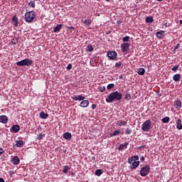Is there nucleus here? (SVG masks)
I'll use <instances>...</instances> for the list:
<instances>
[{
    "label": "nucleus",
    "instance_id": "54",
    "mask_svg": "<svg viewBox=\"0 0 182 182\" xmlns=\"http://www.w3.org/2000/svg\"><path fill=\"white\" fill-rule=\"evenodd\" d=\"M144 146H141L139 147V149H144Z\"/></svg>",
    "mask_w": 182,
    "mask_h": 182
},
{
    "label": "nucleus",
    "instance_id": "8",
    "mask_svg": "<svg viewBox=\"0 0 182 182\" xmlns=\"http://www.w3.org/2000/svg\"><path fill=\"white\" fill-rule=\"evenodd\" d=\"M19 130H21V127L18 124L11 126L10 129V132H11V133H18Z\"/></svg>",
    "mask_w": 182,
    "mask_h": 182
},
{
    "label": "nucleus",
    "instance_id": "3",
    "mask_svg": "<svg viewBox=\"0 0 182 182\" xmlns=\"http://www.w3.org/2000/svg\"><path fill=\"white\" fill-rule=\"evenodd\" d=\"M150 165H145L140 170L139 174L141 177H146V176H149V173H150Z\"/></svg>",
    "mask_w": 182,
    "mask_h": 182
},
{
    "label": "nucleus",
    "instance_id": "16",
    "mask_svg": "<svg viewBox=\"0 0 182 182\" xmlns=\"http://www.w3.org/2000/svg\"><path fill=\"white\" fill-rule=\"evenodd\" d=\"M63 137L65 140H69L72 139V134L70 132H65L63 134Z\"/></svg>",
    "mask_w": 182,
    "mask_h": 182
},
{
    "label": "nucleus",
    "instance_id": "40",
    "mask_svg": "<svg viewBox=\"0 0 182 182\" xmlns=\"http://www.w3.org/2000/svg\"><path fill=\"white\" fill-rule=\"evenodd\" d=\"M28 6H31V8H35V1H30L28 3Z\"/></svg>",
    "mask_w": 182,
    "mask_h": 182
},
{
    "label": "nucleus",
    "instance_id": "46",
    "mask_svg": "<svg viewBox=\"0 0 182 182\" xmlns=\"http://www.w3.org/2000/svg\"><path fill=\"white\" fill-rule=\"evenodd\" d=\"M178 48H180V43H178L176 46H175V48H174V52H175V50H177V49H178Z\"/></svg>",
    "mask_w": 182,
    "mask_h": 182
},
{
    "label": "nucleus",
    "instance_id": "48",
    "mask_svg": "<svg viewBox=\"0 0 182 182\" xmlns=\"http://www.w3.org/2000/svg\"><path fill=\"white\" fill-rule=\"evenodd\" d=\"M145 159H144V156H141L140 157V161H144Z\"/></svg>",
    "mask_w": 182,
    "mask_h": 182
},
{
    "label": "nucleus",
    "instance_id": "22",
    "mask_svg": "<svg viewBox=\"0 0 182 182\" xmlns=\"http://www.w3.org/2000/svg\"><path fill=\"white\" fill-rule=\"evenodd\" d=\"M40 117L41 119H48V117H49V114L45 113V112L42 111L40 113Z\"/></svg>",
    "mask_w": 182,
    "mask_h": 182
},
{
    "label": "nucleus",
    "instance_id": "57",
    "mask_svg": "<svg viewBox=\"0 0 182 182\" xmlns=\"http://www.w3.org/2000/svg\"><path fill=\"white\" fill-rule=\"evenodd\" d=\"M106 1H110V0H106Z\"/></svg>",
    "mask_w": 182,
    "mask_h": 182
},
{
    "label": "nucleus",
    "instance_id": "15",
    "mask_svg": "<svg viewBox=\"0 0 182 182\" xmlns=\"http://www.w3.org/2000/svg\"><path fill=\"white\" fill-rule=\"evenodd\" d=\"M137 160H139V156H132L131 158H129L128 163L129 164H132L133 161H138Z\"/></svg>",
    "mask_w": 182,
    "mask_h": 182
},
{
    "label": "nucleus",
    "instance_id": "1",
    "mask_svg": "<svg viewBox=\"0 0 182 182\" xmlns=\"http://www.w3.org/2000/svg\"><path fill=\"white\" fill-rule=\"evenodd\" d=\"M122 97H123V94L119 92L118 91H114L111 92L107 97L106 98L107 103H113V102L117 100H122Z\"/></svg>",
    "mask_w": 182,
    "mask_h": 182
},
{
    "label": "nucleus",
    "instance_id": "17",
    "mask_svg": "<svg viewBox=\"0 0 182 182\" xmlns=\"http://www.w3.org/2000/svg\"><path fill=\"white\" fill-rule=\"evenodd\" d=\"M173 80H174V82H180V80H181V75H180V74H175L173 76Z\"/></svg>",
    "mask_w": 182,
    "mask_h": 182
},
{
    "label": "nucleus",
    "instance_id": "12",
    "mask_svg": "<svg viewBox=\"0 0 182 182\" xmlns=\"http://www.w3.org/2000/svg\"><path fill=\"white\" fill-rule=\"evenodd\" d=\"M8 120H9V119L6 115H0V123L6 124V123H8Z\"/></svg>",
    "mask_w": 182,
    "mask_h": 182
},
{
    "label": "nucleus",
    "instance_id": "29",
    "mask_svg": "<svg viewBox=\"0 0 182 182\" xmlns=\"http://www.w3.org/2000/svg\"><path fill=\"white\" fill-rule=\"evenodd\" d=\"M130 99H132V95L130 94V92H126V94L124 95V100H130Z\"/></svg>",
    "mask_w": 182,
    "mask_h": 182
},
{
    "label": "nucleus",
    "instance_id": "14",
    "mask_svg": "<svg viewBox=\"0 0 182 182\" xmlns=\"http://www.w3.org/2000/svg\"><path fill=\"white\" fill-rule=\"evenodd\" d=\"M90 105L89 100H84L80 103V107H87Z\"/></svg>",
    "mask_w": 182,
    "mask_h": 182
},
{
    "label": "nucleus",
    "instance_id": "33",
    "mask_svg": "<svg viewBox=\"0 0 182 182\" xmlns=\"http://www.w3.org/2000/svg\"><path fill=\"white\" fill-rule=\"evenodd\" d=\"M70 168L69 167V166H64L63 173H64L65 174H67V173H68V171H69Z\"/></svg>",
    "mask_w": 182,
    "mask_h": 182
},
{
    "label": "nucleus",
    "instance_id": "23",
    "mask_svg": "<svg viewBox=\"0 0 182 182\" xmlns=\"http://www.w3.org/2000/svg\"><path fill=\"white\" fill-rule=\"evenodd\" d=\"M11 21L14 22V26H18V17H16V15L12 17Z\"/></svg>",
    "mask_w": 182,
    "mask_h": 182
},
{
    "label": "nucleus",
    "instance_id": "39",
    "mask_svg": "<svg viewBox=\"0 0 182 182\" xmlns=\"http://www.w3.org/2000/svg\"><path fill=\"white\" fill-rule=\"evenodd\" d=\"M178 68H180V65H175L173 68H171V70H173V72H177V70H178Z\"/></svg>",
    "mask_w": 182,
    "mask_h": 182
},
{
    "label": "nucleus",
    "instance_id": "27",
    "mask_svg": "<svg viewBox=\"0 0 182 182\" xmlns=\"http://www.w3.org/2000/svg\"><path fill=\"white\" fill-rule=\"evenodd\" d=\"M103 174V170L102 169H97L95 171V176H97V177H100Z\"/></svg>",
    "mask_w": 182,
    "mask_h": 182
},
{
    "label": "nucleus",
    "instance_id": "2",
    "mask_svg": "<svg viewBox=\"0 0 182 182\" xmlns=\"http://www.w3.org/2000/svg\"><path fill=\"white\" fill-rule=\"evenodd\" d=\"M36 18V14L34 11H27L24 15L25 21L28 23L33 22V19Z\"/></svg>",
    "mask_w": 182,
    "mask_h": 182
},
{
    "label": "nucleus",
    "instance_id": "30",
    "mask_svg": "<svg viewBox=\"0 0 182 182\" xmlns=\"http://www.w3.org/2000/svg\"><path fill=\"white\" fill-rule=\"evenodd\" d=\"M16 146L17 147H22V146H23V141L22 140H18L16 141Z\"/></svg>",
    "mask_w": 182,
    "mask_h": 182
},
{
    "label": "nucleus",
    "instance_id": "34",
    "mask_svg": "<svg viewBox=\"0 0 182 182\" xmlns=\"http://www.w3.org/2000/svg\"><path fill=\"white\" fill-rule=\"evenodd\" d=\"M170 122V117H166L162 119V122L163 123H168Z\"/></svg>",
    "mask_w": 182,
    "mask_h": 182
},
{
    "label": "nucleus",
    "instance_id": "6",
    "mask_svg": "<svg viewBox=\"0 0 182 182\" xmlns=\"http://www.w3.org/2000/svg\"><path fill=\"white\" fill-rule=\"evenodd\" d=\"M129 48L130 43H123L121 44V50L123 53H127V52H129Z\"/></svg>",
    "mask_w": 182,
    "mask_h": 182
},
{
    "label": "nucleus",
    "instance_id": "47",
    "mask_svg": "<svg viewBox=\"0 0 182 182\" xmlns=\"http://www.w3.org/2000/svg\"><path fill=\"white\" fill-rule=\"evenodd\" d=\"M65 28H67V29H73V30H75V27H73V26H65Z\"/></svg>",
    "mask_w": 182,
    "mask_h": 182
},
{
    "label": "nucleus",
    "instance_id": "49",
    "mask_svg": "<svg viewBox=\"0 0 182 182\" xmlns=\"http://www.w3.org/2000/svg\"><path fill=\"white\" fill-rule=\"evenodd\" d=\"M2 153H4V149L0 148V156L2 154Z\"/></svg>",
    "mask_w": 182,
    "mask_h": 182
},
{
    "label": "nucleus",
    "instance_id": "21",
    "mask_svg": "<svg viewBox=\"0 0 182 182\" xmlns=\"http://www.w3.org/2000/svg\"><path fill=\"white\" fill-rule=\"evenodd\" d=\"M176 124H177L176 125V129L178 130H181V129H182L181 119H177Z\"/></svg>",
    "mask_w": 182,
    "mask_h": 182
},
{
    "label": "nucleus",
    "instance_id": "10",
    "mask_svg": "<svg viewBox=\"0 0 182 182\" xmlns=\"http://www.w3.org/2000/svg\"><path fill=\"white\" fill-rule=\"evenodd\" d=\"M11 163L14 166H18L21 163V159L18 156H15L12 158Z\"/></svg>",
    "mask_w": 182,
    "mask_h": 182
},
{
    "label": "nucleus",
    "instance_id": "36",
    "mask_svg": "<svg viewBox=\"0 0 182 182\" xmlns=\"http://www.w3.org/2000/svg\"><path fill=\"white\" fill-rule=\"evenodd\" d=\"M132 132H133V130H132V128H127V130L125 131V134H132Z\"/></svg>",
    "mask_w": 182,
    "mask_h": 182
},
{
    "label": "nucleus",
    "instance_id": "11",
    "mask_svg": "<svg viewBox=\"0 0 182 182\" xmlns=\"http://www.w3.org/2000/svg\"><path fill=\"white\" fill-rule=\"evenodd\" d=\"M156 36L159 39H163L164 36H166V31H157L156 33Z\"/></svg>",
    "mask_w": 182,
    "mask_h": 182
},
{
    "label": "nucleus",
    "instance_id": "52",
    "mask_svg": "<svg viewBox=\"0 0 182 182\" xmlns=\"http://www.w3.org/2000/svg\"><path fill=\"white\" fill-rule=\"evenodd\" d=\"M117 25H120V23H122V21H118L117 22Z\"/></svg>",
    "mask_w": 182,
    "mask_h": 182
},
{
    "label": "nucleus",
    "instance_id": "7",
    "mask_svg": "<svg viewBox=\"0 0 182 182\" xmlns=\"http://www.w3.org/2000/svg\"><path fill=\"white\" fill-rule=\"evenodd\" d=\"M107 57L110 60H114L116 58H117V53H116V51H108Z\"/></svg>",
    "mask_w": 182,
    "mask_h": 182
},
{
    "label": "nucleus",
    "instance_id": "32",
    "mask_svg": "<svg viewBox=\"0 0 182 182\" xmlns=\"http://www.w3.org/2000/svg\"><path fill=\"white\" fill-rule=\"evenodd\" d=\"M120 135V130H116L112 134H110L111 137L113 136H119Z\"/></svg>",
    "mask_w": 182,
    "mask_h": 182
},
{
    "label": "nucleus",
    "instance_id": "25",
    "mask_svg": "<svg viewBox=\"0 0 182 182\" xmlns=\"http://www.w3.org/2000/svg\"><path fill=\"white\" fill-rule=\"evenodd\" d=\"M137 73H138V75H140L141 76H143V75H144V73H146V70H144V68H138Z\"/></svg>",
    "mask_w": 182,
    "mask_h": 182
},
{
    "label": "nucleus",
    "instance_id": "4",
    "mask_svg": "<svg viewBox=\"0 0 182 182\" xmlns=\"http://www.w3.org/2000/svg\"><path fill=\"white\" fill-rule=\"evenodd\" d=\"M33 61L31 59H24L16 63L17 66H31Z\"/></svg>",
    "mask_w": 182,
    "mask_h": 182
},
{
    "label": "nucleus",
    "instance_id": "24",
    "mask_svg": "<svg viewBox=\"0 0 182 182\" xmlns=\"http://www.w3.org/2000/svg\"><path fill=\"white\" fill-rule=\"evenodd\" d=\"M63 26V24H58L53 29L54 32H59L60 29H62V27Z\"/></svg>",
    "mask_w": 182,
    "mask_h": 182
},
{
    "label": "nucleus",
    "instance_id": "28",
    "mask_svg": "<svg viewBox=\"0 0 182 182\" xmlns=\"http://www.w3.org/2000/svg\"><path fill=\"white\" fill-rule=\"evenodd\" d=\"M117 124L118 126H126L127 124V122H126V121H117Z\"/></svg>",
    "mask_w": 182,
    "mask_h": 182
},
{
    "label": "nucleus",
    "instance_id": "44",
    "mask_svg": "<svg viewBox=\"0 0 182 182\" xmlns=\"http://www.w3.org/2000/svg\"><path fill=\"white\" fill-rule=\"evenodd\" d=\"M72 63H69L66 68L67 70H72Z\"/></svg>",
    "mask_w": 182,
    "mask_h": 182
},
{
    "label": "nucleus",
    "instance_id": "9",
    "mask_svg": "<svg viewBox=\"0 0 182 182\" xmlns=\"http://www.w3.org/2000/svg\"><path fill=\"white\" fill-rule=\"evenodd\" d=\"M130 165V169L131 170H136V168L139 167V166L140 165V161H132V164H129Z\"/></svg>",
    "mask_w": 182,
    "mask_h": 182
},
{
    "label": "nucleus",
    "instance_id": "19",
    "mask_svg": "<svg viewBox=\"0 0 182 182\" xmlns=\"http://www.w3.org/2000/svg\"><path fill=\"white\" fill-rule=\"evenodd\" d=\"M145 22L146 23H153L154 22V18H153V16H147L146 17Z\"/></svg>",
    "mask_w": 182,
    "mask_h": 182
},
{
    "label": "nucleus",
    "instance_id": "41",
    "mask_svg": "<svg viewBox=\"0 0 182 182\" xmlns=\"http://www.w3.org/2000/svg\"><path fill=\"white\" fill-rule=\"evenodd\" d=\"M43 137H45V136L42 134H38L37 135V140H42V139H43Z\"/></svg>",
    "mask_w": 182,
    "mask_h": 182
},
{
    "label": "nucleus",
    "instance_id": "50",
    "mask_svg": "<svg viewBox=\"0 0 182 182\" xmlns=\"http://www.w3.org/2000/svg\"><path fill=\"white\" fill-rule=\"evenodd\" d=\"M0 182H5V180L2 178H0Z\"/></svg>",
    "mask_w": 182,
    "mask_h": 182
},
{
    "label": "nucleus",
    "instance_id": "31",
    "mask_svg": "<svg viewBox=\"0 0 182 182\" xmlns=\"http://www.w3.org/2000/svg\"><path fill=\"white\" fill-rule=\"evenodd\" d=\"M86 50H87V52H93V46H92V44H89L87 46Z\"/></svg>",
    "mask_w": 182,
    "mask_h": 182
},
{
    "label": "nucleus",
    "instance_id": "55",
    "mask_svg": "<svg viewBox=\"0 0 182 182\" xmlns=\"http://www.w3.org/2000/svg\"><path fill=\"white\" fill-rule=\"evenodd\" d=\"M158 2H161L163 0H156Z\"/></svg>",
    "mask_w": 182,
    "mask_h": 182
},
{
    "label": "nucleus",
    "instance_id": "35",
    "mask_svg": "<svg viewBox=\"0 0 182 182\" xmlns=\"http://www.w3.org/2000/svg\"><path fill=\"white\" fill-rule=\"evenodd\" d=\"M98 90L101 92V93H103V92L106 90V87L105 86H100L98 87Z\"/></svg>",
    "mask_w": 182,
    "mask_h": 182
},
{
    "label": "nucleus",
    "instance_id": "13",
    "mask_svg": "<svg viewBox=\"0 0 182 182\" xmlns=\"http://www.w3.org/2000/svg\"><path fill=\"white\" fill-rule=\"evenodd\" d=\"M71 99L77 102V100H79V101L83 100L84 99H85V96H82V95H73V97H71Z\"/></svg>",
    "mask_w": 182,
    "mask_h": 182
},
{
    "label": "nucleus",
    "instance_id": "42",
    "mask_svg": "<svg viewBox=\"0 0 182 182\" xmlns=\"http://www.w3.org/2000/svg\"><path fill=\"white\" fill-rule=\"evenodd\" d=\"M113 87H114V84H109L107 86V89L108 90H110V89H113Z\"/></svg>",
    "mask_w": 182,
    "mask_h": 182
},
{
    "label": "nucleus",
    "instance_id": "37",
    "mask_svg": "<svg viewBox=\"0 0 182 182\" xmlns=\"http://www.w3.org/2000/svg\"><path fill=\"white\" fill-rule=\"evenodd\" d=\"M123 42H129L130 41V36H127L122 38Z\"/></svg>",
    "mask_w": 182,
    "mask_h": 182
},
{
    "label": "nucleus",
    "instance_id": "45",
    "mask_svg": "<svg viewBox=\"0 0 182 182\" xmlns=\"http://www.w3.org/2000/svg\"><path fill=\"white\" fill-rule=\"evenodd\" d=\"M96 107H97V105H96V104H92V105H91V109H92V110H95V109H96Z\"/></svg>",
    "mask_w": 182,
    "mask_h": 182
},
{
    "label": "nucleus",
    "instance_id": "51",
    "mask_svg": "<svg viewBox=\"0 0 182 182\" xmlns=\"http://www.w3.org/2000/svg\"><path fill=\"white\" fill-rule=\"evenodd\" d=\"M163 26H165V28H167V23H164Z\"/></svg>",
    "mask_w": 182,
    "mask_h": 182
},
{
    "label": "nucleus",
    "instance_id": "43",
    "mask_svg": "<svg viewBox=\"0 0 182 182\" xmlns=\"http://www.w3.org/2000/svg\"><path fill=\"white\" fill-rule=\"evenodd\" d=\"M120 66H122V61H119L115 63V65H114L115 68H120Z\"/></svg>",
    "mask_w": 182,
    "mask_h": 182
},
{
    "label": "nucleus",
    "instance_id": "53",
    "mask_svg": "<svg viewBox=\"0 0 182 182\" xmlns=\"http://www.w3.org/2000/svg\"><path fill=\"white\" fill-rule=\"evenodd\" d=\"M179 23H181V25H182V20L179 21Z\"/></svg>",
    "mask_w": 182,
    "mask_h": 182
},
{
    "label": "nucleus",
    "instance_id": "5",
    "mask_svg": "<svg viewBox=\"0 0 182 182\" xmlns=\"http://www.w3.org/2000/svg\"><path fill=\"white\" fill-rule=\"evenodd\" d=\"M141 131L142 132H149L150 129H151V120L147 119L146 120L141 126Z\"/></svg>",
    "mask_w": 182,
    "mask_h": 182
},
{
    "label": "nucleus",
    "instance_id": "20",
    "mask_svg": "<svg viewBox=\"0 0 182 182\" xmlns=\"http://www.w3.org/2000/svg\"><path fill=\"white\" fill-rule=\"evenodd\" d=\"M174 105L176 109H181V101L180 100H176L174 102Z\"/></svg>",
    "mask_w": 182,
    "mask_h": 182
},
{
    "label": "nucleus",
    "instance_id": "26",
    "mask_svg": "<svg viewBox=\"0 0 182 182\" xmlns=\"http://www.w3.org/2000/svg\"><path fill=\"white\" fill-rule=\"evenodd\" d=\"M83 23L85 26H89V25H92V20L87 18L83 22Z\"/></svg>",
    "mask_w": 182,
    "mask_h": 182
},
{
    "label": "nucleus",
    "instance_id": "56",
    "mask_svg": "<svg viewBox=\"0 0 182 182\" xmlns=\"http://www.w3.org/2000/svg\"><path fill=\"white\" fill-rule=\"evenodd\" d=\"M71 174H72V176H75V173H73V172Z\"/></svg>",
    "mask_w": 182,
    "mask_h": 182
},
{
    "label": "nucleus",
    "instance_id": "38",
    "mask_svg": "<svg viewBox=\"0 0 182 182\" xmlns=\"http://www.w3.org/2000/svg\"><path fill=\"white\" fill-rule=\"evenodd\" d=\"M11 45H16L18 43V39L17 38H13L11 41Z\"/></svg>",
    "mask_w": 182,
    "mask_h": 182
},
{
    "label": "nucleus",
    "instance_id": "18",
    "mask_svg": "<svg viewBox=\"0 0 182 182\" xmlns=\"http://www.w3.org/2000/svg\"><path fill=\"white\" fill-rule=\"evenodd\" d=\"M127 146H129V142L121 144L118 147V150H124V149H127Z\"/></svg>",
    "mask_w": 182,
    "mask_h": 182
}]
</instances>
